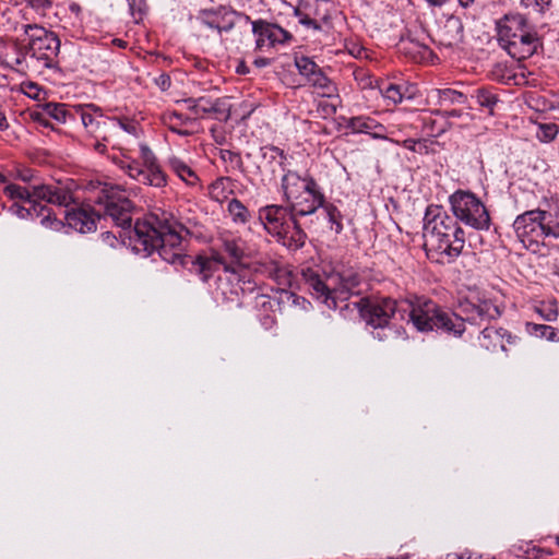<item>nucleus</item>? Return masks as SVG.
Returning a JSON list of instances; mask_svg holds the SVG:
<instances>
[{"instance_id":"nucleus-1","label":"nucleus","mask_w":559,"mask_h":559,"mask_svg":"<svg viewBox=\"0 0 559 559\" xmlns=\"http://www.w3.org/2000/svg\"><path fill=\"white\" fill-rule=\"evenodd\" d=\"M400 309L405 319L420 332L439 331L453 336H461L465 331L464 321L476 322L497 318L500 312L490 301L479 304L466 302L462 311L466 318L441 309L436 302L426 297L400 300Z\"/></svg>"},{"instance_id":"nucleus-2","label":"nucleus","mask_w":559,"mask_h":559,"mask_svg":"<svg viewBox=\"0 0 559 559\" xmlns=\"http://www.w3.org/2000/svg\"><path fill=\"white\" fill-rule=\"evenodd\" d=\"M176 223L157 214H151L143 221H136L133 228L134 249L150 255L157 251L166 262L185 263L182 238L176 229Z\"/></svg>"},{"instance_id":"nucleus-3","label":"nucleus","mask_w":559,"mask_h":559,"mask_svg":"<svg viewBox=\"0 0 559 559\" xmlns=\"http://www.w3.org/2000/svg\"><path fill=\"white\" fill-rule=\"evenodd\" d=\"M424 238L428 259L439 264L453 262L465 245L464 230L445 213H439L426 223Z\"/></svg>"},{"instance_id":"nucleus-4","label":"nucleus","mask_w":559,"mask_h":559,"mask_svg":"<svg viewBox=\"0 0 559 559\" xmlns=\"http://www.w3.org/2000/svg\"><path fill=\"white\" fill-rule=\"evenodd\" d=\"M513 229L522 245L532 252H538L546 239L559 238V198L544 207L518 215Z\"/></svg>"},{"instance_id":"nucleus-5","label":"nucleus","mask_w":559,"mask_h":559,"mask_svg":"<svg viewBox=\"0 0 559 559\" xmlns=\"http://www.w3.org/2000/svg\"><path fill=\"white\" fill-rule=\"evenodd\" d=\"M498 41L514 59L532 57L539 46V37L527 20L516 14H506L497 23Z\"/></svg>"},{"instance_id":"nucleus-6","label":"nucleus","mask_w":559,"mask_h":559,"mask_svg":"<svg viewBox=\"0 0 559 559\" xmlns=\"http://www.w3.org/2000/svg\"><path fill=\"white\" fill-rule=\"evenodd\" d=\"M88 200L103 207L97 211V216L111 218L112 223L122 228L131 227L132 202L119 186H114L100 180H91L86 187Z\"/></svg>"},{"instance_id":"nucleus-7","label":"nucleus","mask_w":559,"mask_h":559,"mask_svg":"<svg viewBox=\"0 0 559 559\" xmlns=\"http://www.w3.org/2000/svg\"><path fill=\"white\" fill-rule=\"evenodd\" d=\"M258 223L289 250H297L305 243L306 234L294 215L282 206L269 205L261 209Z\"/></svg>"},{"instance_id":"nucleus-8","label":"nucleus","mask_w":559,"mask_h":559,"mask_svg":"<svg viewBox=\"0 0 559 559\" xmlns=\"http://www.w3.org/2000/svg\"><path fill=\"white\" fill-rule=\"evenodd\" d=\"M22 31L27 41L25 56L46 69L59 70L60 39L57 34L38 24H23Z\"/></svg>"},{"instance_id":"nucleus-9","label":"nucleus","mask_w":559,"mask_h":559,"mask_svg":"<svg viewBox=\"0 0 559 559\" xmlns=\"http://www.w3.org/2000/svg\"><path fill=\"white\" fill-rule=\"evenodd\" d=\"M283 189L296 215H310L323 206L324 194L312 177H283Z\"/></svg>"},{"instance_id":"nucleus-10","label":"nucleus","mask_w":559,"mask_h":559,"mask_svg":"<svg viewBox=\"0 0 559 559\" xmlns=\"http://www.w3.org/2000/svg\"><path fill=\"white\" fill-rule=\"evenodd\" d=\"M78 185L72 179H67L63 183L58 180L55 185L34 186L32 190L19 186H10L8 190L13 198L25 199L28 201L45 200L52 204L68 207L70 204L75 203L78 198L75 190Z\"/></svg>"},{"instance_id":"nucleus-11","label":"nucleus","mask_w":559,"mask_h":559,"mask_svg":"<svg viewBox=\"0 0 559 559\" xmlns=\"http://www.w3.org/2000/svg\"><path fill=\"white\" fill-rule=\"evenodd\" d=\"M454 216L465 225L487 230L490 226L489 214L483 202L472 192L457 190L450 197Z\"/></svg>"},{"instance_id":"nucleus-12","label":"nucleus","mask_w":559,"mask_h":559,"mask_svg":"<svg viewBox=\"0 0 559 559\" xmlns=\"http://www.w3.org/2000/svg\"><path fill=\"white\" fill-rule=\"evenodd\" d=\"M222 247L218 251L225 259L224 271L229 273L228 281L235 284L231 293L238 295L245 292L242 275L245 273V241L240 236L225 233L221 237Z\"/></svg>"},{"instance_id":"nucleus-13","label":"nucleus","mask_w":559,"mask_h":559,"mask_svg":"<svg viewBox=\"0 0 559 559\" xmlns=\"http://www.w3.org/2000/svg\"><path fill=\"white\" fill-rule=\"evenodd\" d=\"M302 277L309 287L311 295L325 305L329 309L337 308V300H346L349 296V288L342 284L335 287L336 277L330 276L322 281L320 275L312 269L307 267L301 271Z\"/></svg>"},{"instance_id":"nucleus-14","label":"nucleus","mask_w":559,"mask_h":559,"mask_svg":"<svg viewBox=\"0 0 559 559\" xmlns=\"http://www.w3.org/2000/svg\"><path fill=\"white\" fill-rule=\"evenodd\" d=\"M252 34L255 49L262 52H267L277 45L289 44L293 40L290 32L275 23L264 20H255L252 22Z\"/></svg>"},{"instance_id":"nucleus-15","label":"nucleus","mask_w":559,"mask_h":559,"mask_svg":"<svg viewBox=\"0 0 559 559\" xmlns=\"http://www.w3.org/2000/svg\"><path fill=\"white\" fill-rule=\"evenodd\" d=\"M362 316L367 323L374 329L385 328L390 319L395 316H399L401 320H405V316L400 309V301L392 298H382L368 302L362 310Z\"/></svg>"},{"instance_id":"nucleus-16","label":"nucleus","mask_w":559,"mask_h":559,"mask_svg":"<svg viewBox=\"0 0 559 559\" xmlns=\"http://www.w3.org/2000/svg\"><path fill=\"white\" fill-rule=\"evenodd\" d=\"M295 66L306 81L318 88L322 96H331L333 94L335 90L333 83L313 60L305 56H296Z\"/></svg>"},{"instance_id":"nucleus-17","label":"nucleus","mask_w":559,"mask_h":559,"mask_svg":"<svg viewBox=\"0 0 559 559\" xmlns=\"http://www.w3.org/2000/svg\"><path fill=\"white\" fill-rule=\"evenodd\" d=\"M287 157L276 146H265L260 150L258 169L262 175H276L284 173Z\"/></svg>"},{"instance_id":"nucleus-18","label":"nucleus","mask_w":559,"mask_h":559,"mask_svg":"<svg viewBox=\"0 0 559 559\" xmlns=\"http://www.w3.org/2000/svg\"><path fill=\"white\" fill-rule=\"evenodd\" d=\"M438 36L440 45L444 47H453L462 43L464 38L462 20L455 15L449 16L440 28Z\"/></svg>"},{"instance_id":"nucleus-19","label":"nucleus","mask_w":559,"mask_h":559,"mask_svg":"<svg viewBox=\"0 0 559 559\" xmlns=\"http://www.w3.org/2000/svg\"><path fill=\"white\" fill-rule=\"evenodd\" d=\"M511 335L503 329L487 326L481 331L479 344L487 350L496 352L498 349L506 352L507 344L511 343Z\"/></svg>"},{"instance_id":"nucleus-20","label":"nucleus","mask_w":559,"mask_h":559,"mask_svg":"<svg viewBox=\"0 0 559 559\" xmlns=\"http://www.w3.org/2000/svg\"><path fill=\"white\" fill-rule=\"evenodd\" d=\"M224 257L219 252L213 251L211 257L198 255L192 262V271L197 273L203 282H207L213 274L225 263Z\"/></svg>"},{"instance_id":"nucleus-21","label":"nucleus","mask_w":559,"mask_h":559,"mask_svg":"<svg viewBox=\"0 0 559 559\" xmlns=\"http://www.w3.org/2000/svg\"><path fill=\"white\" fill-rule=\"evenodd\" d=\"M253 296V306L258 311V318L261 321L262 325L266 329L273 326L275 322V318L273 314V308L276 305L275 300L265 294H259L258 292L251 290Z\"/></svg>"},{"instance_id":"nucleus-22","label":"nucleus","mask_w":559,"mask_h":559,"mask_svg":"<svg viewBox=\"0 0 559 559\" xmlns=\"http://www.w3.org/2000/svg\"><path fill=\"white\" fill-rule=\"evenodd\" d=\"M44 115H47L58 122L66 123L68 117L71 116L64 104L58 103H46L43 105V112H34L32 117L35 121H38L43 126L47 127L48 122L44 119Z\"/></svg>"},{"instance_id":"nucleus-23","label":"nucleus","mask_w":559,"mask_h":559,"mask_svg":"<svg viewBox=\"0 0 559 559\" xmlns=\"http://www.w3.org/2000/svg\"><path fill=\"white\" fill-rule=\"evenodd\" d=\"M202 22L211 27L217 29L219 33L222 31H229L235 23V13L234 12H225L224 15H221L219 12H203Z\"/></svg>"},{"instance_id":"nucleus-24","label":"nucleus","mask_w":559,"mask_h":559,"mask_svg":"<svg viewBox=\"0 0 559 559\" xmlns=\"http://www.w3.org/2000/svg\"><path fill=\"white\" fill-rule=\"evenodd\" d=\"M68 224L80 233H90L96 229L95 219L84 210L67 213Z\"/></svg>"},{"instance_id":"nucleus-25","label":"nucleus","mask_w":559,"mask_h":559,"mask_svg":"<svg viewBox=\"0 0 559 559\" xmlns=\"http://www.w3.org/2000/svg\"><path fill=\"white\" fill-rule=\"evenodd\" d=\"M525 330L532 336L549 342H559V330L551 325L527 322Z\"/></svg>"},{"instance_id":"nucleus-26","label":"nucleus","mask_w":559,"mask_h":559,"mask_svg":"<svg viewBox=\"0 0 559 559\" xmlns=\"http://www.w3.org/2000/svg\"><path fill=\"white\" fill-rule=\"evenodd\" d=\"M473 97L479 106L488 109L490 114L493 112V108L499 102L498 94L492 87H479L474 92Z\"/></svg>"},{"instance_id":"nucleus-27","label":"nucleus","mask_w":559,"mask_h":559,"mask_svg":"<svg viewBox=\"0 0 559 559\" xmlns=\"http://www.w3.org/2000/svg\"><path fill=\"white\" fill-rule=\"evenodd\" d=\"M321 207L323 210L324 218L330 224V229L335 234H341L343 230V215L340 210L335 205L331 203L325 204L324 202Z\"/></svg>"},{"instance_id":"nucleus-28","label":"nucleus","mask_w":559,"mask_h":559,"mask_svg":"<svg viewBox=\"0 0 559 559\" xmlns=\"http://www.w3.org/2000/svg\"><path fill=\"white\" fill-rule=\"evenodd\" d=\"M140 158L150 175H163L155 154L146 144H140Z\"/></svg>"},{"instance_id":"nucleus-29","label":"nucleus","mask_w":559,"mask_h":559,"mask_svg":"<svg viewBox=\"0 0 559 559\" xmlns=\"http://www.w3.org/2000/svg\"><path fill=\"white\" fill-rule=\"evenodd\" d=\"M219 159L225 166V171L227 173L239 170L242 165L241 155L230 150H221Z\"/></svg>"},{"instance_id":"nucleus-30","label":"nucleus","mask_w":559,"mask_h":559,"mask_svg":"<svg viewBox=\"0 0 559 559\" xmlns=\"http://www.w3.org/2000/svg\"><path fill=\"white\" fill-rule=\"evenodd\" d=\"M380 93L382 96L390 100L393 105H396L403 100L402 87L397 84L383 82L379 85Z\"/></svg>"},{"instance_id":"nucleus-31","label":"nucleus","mask_w":559,"mask_h":559,"mask_svg":"<svg viewBox=\"0 0 559 559\" xmlns=\"http://www.w3.org/2000/svg\"><path fill=\"white\" fill-rule=\"evenodd\" d=\"M348 127L355 132L370 133L378 124L369 117H353L349 120Z\"/></svg>"},{"instance_id":"nucleus-32","label":"nucleus","mask_w":559,"mask_h":559,"mask_svg":"<svg viewBox=\"0 0 559 559\" xmlns=\"http://www.w3.org/2000/svg\"><path fill=\"white\" fill-rule=\"evenodd\" d=\"M438 99L440 104H464L466 96L452 88L438 90Z\"/></svg>"},{"instance_id":"nucleus-33","label":"nucleus","mask_w":559,"mask_h":559,"mask_svg":"<svg viewBox=\"0 0 559 559\" xmlns=\"http://www.w3.org/2000/svg\"><path fill=\"white\" fill-rule=\"evenodd\" d=\"M520 4L528 14H544L549 10L551 0H520Z\"/></svg>"},{"instance_id":"nucleus-34","label":"nucleus","mask_w":559,"mask_h":559,"mask_svg":"<svg viewBox=\"0 0 559 559\" xmlns=\"http://www.w3.org/2000/svg\"><path fill=\"white\" fill-rule=\"evenodd\" d=\"M558 132L559 127L556 123H540L536 136L539 141L549 143L556 139Z\"/></svg>"},{"instance_id":"nucleus-35","label":"nucleus","mask_w":559,"mask_h":559,"mask_svg":"<svg viewBox=\"0 0 559 559\" xmlns=\"http://www.w3.org/2000/svg\"><path fill=\"white\" fill-rule=\"evenodd\" d=\"M294 13L298 17L299 23L306 28L312 31H320L322 28V24L319 23V19L312 17L310 12H304L301 8H296Z\"/></svg>"},{"instance_id":"nucleus-36","label":"nucleus","mask_w":559,"mask_h":559,"mask_svg":"<svg viewBox=\"0 0 559 559\" xmlns=\"http://www.w3.org/2000/svg\"><path fill=\"white\" fill-rule=\"evenodd\" d=\"M491 76L493 80L503 83L509 84L512 80H514L515 75L513 74L512 70H510L506 64L503 63H496L491 69Z\"/></svg>"},{"instance_id":"nucleus-37","label":"nucleus","mask_w":559,"mask_h":559,"mask_svg":"<svg viewBox=\"0 0 559 559\" xmlns=\"http://www.w3.org/2000/svg\"><path fill=\"white\" fill-rule=\"evenodd\" d=\"M229 110L230 107L224 98L212 100L210 106V115H214L218 120H226L229 117Z\"/></svg>"},{"instance_id":"nucleus-38","label":"nucleus","mask_w":559,"mask_h":559,"mask_svg":"<svg viewBox=\"0 0 559 559\" xmlns=\"http://www.w3.org/2000/svg\"><path fill=\"white\" fill-rule=\"evenodd\" d=\"M252 269L257 273H271L273 271V264L267 258H251L247 261V270Z\"/></svg>"},{"instance_id":"nucleus-39","label":"nucleus","mask_w":559,"mask_h":559,"mask_svg":"<svg viewBox=\"0 0 559 559\" xmlns=\"http://www.w3.org/2000/svg\"><path fill=\"white\" fill-rule=\"evenodd\" d=\"M281 298L282 301L292 304L293 306L299 307L302 310H307L310 306V302L306 298L300 297L292 292H283Z\"/></svg>"},{"instance_id":"nucleus-40","label":"nucleus","mask_w":559,"mask_h":559,"mask_svg":"<svg viewBox=\"0 0 559 559\" xmlns=\"http://www.w3.org/2000/svg\"><path fill=\"white\" fill-rule=\"evenodd\" d=\"M536 311L546 320L554 321L557 319L558 310L555 302L542 304Z\"/></svg>"},{"instance_id":"nucleus-41","label":"nucleus","mask_w":559,"mask_h":559,"mask_svg":"<svg viewBox=\"0 0 559 559\" xmlns=\"http://www.w3.org/2000/svg\"><path fill=\"white\" fill-rule=\"evenodd\" d=\"M169 167L170 170L176 173L177 175H181L182 173H187V175H194L193 170L182 159L178 157L169 158Z\"/></svg>"},{"instance_id":"nucleus-42","label":"nucleus","mask_w":559,"mask_h":559,"mask_svg":"<svg viewBox=\"0 0 559 559\" xmlns=\"http://www.w3.org/2000/svg\"><path fill=\"white\" fill-rule=\"evenodd\" d=\"M243 211H245V207L239 201L234 199L229 202L228 212L233 216L235 222H237V221L245 222Z\"/></svg>"},{"instance_id":"nucleus-43","label":"nucleus","mask_w":559,"mask_h":559,"mask_svg":"<svg viewBox=\"0 0 559 559\" xmlns=\"http://www.w3.org/2000/svg\"><path fill=\"white\" fill-rule=\"evenodd\" d=\"M40 15L45 16L52 7V0H26Z\"/></svg>"},{"instance_id":"nucleus-44","label":"nucleus","mask_w":559,"mask_h":559,"mask_svg":"<svg viewBox=\"0 0 559 559\" xmlns=\"http://www.w3.org/2000/svg\"><path fill=\"white\" fill-rule=\"evenodd\" d=\"M211 103L212 100L205 97L195 99V116L203 117L204 115H210Z\"/></svg>"},{"instance_id":"nucleus-45","label":"nucleus","mask_w":559,"mask_h":559,"mask_svg":"<svg viewBox=\"0 0 559 559\" xmlns=\"http://www.w3.org/2000/svg\"><path fill=\"white\" fill-rule=\"evenodd\" d=\"M81 121L85 128H88V127L94 128V126H95V128L98 129L100 126V121L96 120L92 114L84 111V110L81 111ZM92 131H95V130L92 129Z\"/></svg>"},{"instance_id":"nucleus-46","label":"nucleus","mask_w":559,"mask_h":559,"mask_svg":"<svg viewBox=\"0 0 559 559\" xmlns=\"http://www.w3.org/2000/svg\"><path fill=\"white\" fill-rule=\"evenodd\" d=\"M114 121H116L117 124L126 132H128L130 134L136 133V126L134 123H130V122L123 121L121 119H114Z\"/></svg>"},{"instance_id":"nucleus-47","label":"nucleus","mask_w":559,"mask_h":559,"mask_svg":"<svg viewBox=\"0 0 559 559\" xmlns=\"http://www.w3.org/2000/svg\"><path fill=\"white\" fill-rule=\"evenodd\" d=\"M413 152L419 153V154H427L428 153V141L427 140H416V145Z\"/></svg>"},{"instance_id":"nucleus-48","label":"nucleus","mask_w":559,"mask_h":559,"mask_svg":"<svg viewBox=\"0 0 559 559\" xmlns=\"http://www.w3.org/2000/svg\"><path fill=\"white\" fill-rule=\"evenodd\" d=\"M120 164H121V168L124 169V168H128L129 170H138V175H142L144 173L143 169H140L138 167H135L134 165L138 166V163L136 162H129V160H120Z\"/></svg>"},{"instance_id":"nucleus-49","label":"nucleus","mask_w":559,"mask_h":559,"mask_svg":"<svg viewBox=\"0 0 559 559\" xmlns=\"http://www.w3.org/2000/svg\"><path fill=\"white\" fill-rule=\"evenodd\" d=\"M312 17H318L319 23H321V24L322 23L326 24L330 19L329 14L326 12H321L319 8H316Z\"/></svg>"},{"instance_id":"nucleus-50","label":"nucleus","mask_w":559,"mask_h":559,"mask_svg":"<svg viewBox=\"0 0 559 559\" xmlns=\"http://www.w3.org/2000/svg\"><path fill=\"white\" fill-rule=\"evenodd\" d=\"M148 185L162 187L166 185V177H144Z\"/></svg>"},{"instance_id":"nucleus-51","label":"nucleus","mask_w":559,"mask_h":559,"mask_svg":"<svg viewBox=\"0 0 559 559\" xmlns=\"http://www.w3.org/2000/svg\"><path fill=\"white\" fill-rule=\"evenodd\" d=\"M158 85L162 87V90H167L169 86H170V79L168 75L166 74H162L159 78H158V81H157Z\"/></svg>"},{"instance_id":"nucleus-52","label":"nucleus","mask_w":559,"mask_h":559,"mask_svg":"<svg viewBox=\"0 0 559 559\" xmlns=\"http://www.w3.org/2000/svg\"><path fill=\"white\" fill-rule=\"evenodd\" d=\"M271 62V59L269 58H265V57H261V58H255L253 60V64L258 68H263V67H266L267 64H270Z\"/></svg>"},{"instance_id":"nucleus-53","label":"nucleus","mask_w":559,"mask_h":559,"mask_svg":"<svg viewBox=\"0 0 559 559\" xmlns=\"http://www.w3.org/2000/svg\"><path fill=\"white\" fill-rule=\"evenodd\" d=\"M430 7H437L441 8L443 7L449 0H425Z\"/></svg>"},{"instance_id":"nucleus-54","label":"nucleus","mask_w":559,"mask_h":559,"mask_svg":"<svg viewBox=\"0 0 559 559\" xmlns=\"http://www.w3.org/2000/svg\"><path fill=\"white\" fill-rule=\"evenodd\" d=\"M103 237L110 246H114L117 241L116 236L111 235L109 231L104 233Z\"/></svg>"},{"instance_id":"nucleus-55","label":"nucleus","mask_w":559,"mask_h":559,"mask_svg":"<svg viewBox=\"0 0 559 559\" xmlns=\"http://www.w3.org/2000/svg\"><path fill=\"white\" fill-rule=\"evenodd\" d=\"M415 145H416V140H413V139H407L403 143V146L411 151H414Z\"/></svg>"},{"instance_id":"nucleus-56","label":"nucleus","mask_w":559,"mask_h":559,"mask_svg":"<svg viewBox=\"0 0 559 559\" xmlns=\"http://www.w3.org/2000/svg\"><path fill=\"white\" fill-rule=\"evenodd\" d=\"M185 102L188 104V108L195 115V99L189 98Z\"/></svg>"},{"instance_id":"nucleus-57","label":"nucleus","mask_w":559,"mask_h":559,"mask_svg":"<svg viewBox=\"0 0 559 559\" xmlns=\"http://www.w3.org/2000/svg\"><path fill=\"white\" fill-rule=\"evenodd\" d=\"M94 147L98 153H102V154L105 153V151H106V145L102 142H96Z\"/></svg>"},{"instance_id":"nucleus-58","label":"nucleus","mask_w":559,"mask_h":559,"mask_svg":"<svg viewBox=\"0 0 559 559\" xmlns=\"http://www.w3.org/2000/svg\"><path fill=\"white\" fill-rule=\"evenodd\" d=\"M237 72L245 73V59H240L237 64Z\"/></svg>"},{"instance_id":"nucleus-59","label":"nucleus","mask_w":559,"mask_h":559,"mask_svg":"<svg viewBox=\"0 0 559 559\" xmlns=\"http://www.w3.org/2000/svg\"><path fill=\"white\" fill-rule=\"evenodd\" d=\"M8 122L7 118L0 112V130L7 129Z\"/></svg>"},{"instance_id":"nucleus-60","label":"nucleus","mask_w":559,"mask_h":559,"mask_svg":"<svg viewBox=\"0 0 559 559\" xmlns=\"http://www.w3.org/2000/svg\"><path fill=\"white\" fill-rule=\"evenodd\" d=\"M457 1H459L460 5H462L463 8H467L474 2V0H457Z\"/></svg>"},{"instance_id":"nucleus-61","label":"nucleus","mask_w":559,"mask_h":559,"mask_svg":"<svg viewBox=\"0 0 559 559\" xmlns=\"http://www.w3.org/2000/svg\"><path fill=\"white\" fill-rule=\"evenodd\" d=\"M527 552H528L527 550H525V551L521 552L520 550L518 551V550H515V549H514V554H515V556H518V557L525 556Z\"/></svg>"},{"instance_id":"nucleus-62","label":"nucleus","mask_w":559,"mask_h":559,"mask_svg":"<svg viewBox=\"0 0 559 559\" xmlns=\"http://www.w3.org/2000/svg\"><path fill=\"white\" fill-rule=\"evenodd\" d=\"M374 336L378 337L379 340H382L380 332H378Z\"/></svg>"},{"instance_id":"nucleus-63","label":"nucleus","mask_w":559,"mask_h":559,"mask_svg":"<svg viewBox=\"0 0 559 559\" xmlns=\"http://www.w3.org/2000/svg\"><path fill=\"white\" fill-rule=\"evenodd\" d=\"M180 178L185 180L187 183H192L191 181H188L185 176H181Z\"/></svg>"},{"instance_id":"nucleus-64","label":"nucleus","mask_w":559,"mask_h":559,"mask_svg":"<svg viewBox=\"0 0 559 559\" xmlns=\"http://www.w3.org/2000/svg\"><path fill=\"white\" fill-rule=\"evenodd\" d=\"M88 108H92L94 110H97V108L94 105H88Z\"/></svg>"}]
</instances>
